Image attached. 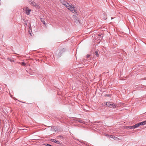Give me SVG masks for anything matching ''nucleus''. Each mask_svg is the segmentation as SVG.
I'll return each mask as SVG.
<instances>
[{"label": "nucleus", "mask_w": 146, "mask_h": 146, "mask_svg": "<svg viewBox=\"0 0 146 146\" xmlns=\"http://www.w3.org/2000/svg\"><path fill=\"white\" fill-rule=\"evenodd\" d=\"M128 127L130 129H134L135 128H134V125L132 126H130Z\"/></svg>", "instance_id": "a211bd4d"}, {"label": "nucleus", "mask_w": 146, "mask_h": 146, "mask_svg": "<svg viewBox=\"0 0 146 146\" xmlns=\"http://www.w3.org/2000/svg\"><path fill=\"white\" fill-rule=\"evenodd\" d=\"M140 125V123L136 124L135 125H134V128H137L139 127Z\"/></svg>", "instance_id": "ddd939ff"}, {"label": "nucleus", "mask_w": 146, "mask_h": 146, "mask_svg": "<svg viewBox=\"0 0 146 146\" xmlns=\"http://www.w3.org/2000/svg\"><path fill=\"white\" fill-rule=\"evenodd\" d=\"M29 2L30 4H31L32 6L35 7L36 8L38 9L40 8V7L38 4L33 1L31 0L30 1H29Z\"/></svg>", "instance_id": "7ed1b4c3"}, {"label": "nucleus", "mask_w": 146, "mask_h": 146, "mask_svg": "<svg viewBox=\"0 0 146 146\" xmlns=\"http://www.w3.org/2000/svg\"><path fill=\"white\" fill-rule=\"evenodd\" d=\"M97 35H98V36H101L102 35V34H98Z\"/></svg>", "instance_id": "a878e982"}, {"label": "nucleus", "mask_w": 146, "mask_h": 146, "mask_svg": "<svg viewBox=\"0 0 146 146\" xmlns=\"http://www.w3.org/2000/svg\"><path fill=\"white\" fill-rule=\"evenodd\" d=\"M28 27H29V28H31V23H29L28 24Z\"/></svg>", "instance_id": "aec40b11"}, {"label": "nucleus", "mask_w": 146, "mask_h": 146, "mask_svg": "<svg viewBox=\"0 0 146 146\" xmlns=\"http://www.w3.org/2000/svg\"><path fill=\"white\" fill-rule=\"evenodd\" d=\"M76 120L80 123H84V121L81 118H76Z\"/></svg>", "instance_id": "0eeeda50"}, {"label": "nucleus", "mask_w": 146, "mask_h": 146, "mask_svg": "<svg viewBox=\"0 0 146 146\" xmlns=\"http://www.w3.org/2000/svg\"><path fill=\"white\" fill-rule=\"evenodd\" d=\"M111 95L110 94H105V95H104V96L106 97V96H107V97H111Z\"/></svg>", "instance_id": "f3484780"}, {"label": "nucleus", "mask_w": 146, "mask_h": 146, "mask_svg": "<svg viewBox=\"0 0 146 146\" xmlns=\"http://www.w3.org/2000/svg\"><path fill=\"white\" fill-rule=\"evenodd\" d=\"M22 64L23 65L25 66V63L24 62H22Z\"/></svg>", "instance_id": "b1692460"}, {"label": "nucleus", "mask_w": 146, "mask_h": 146, "mask_svg": "<svg viewBox=\"0 0 146 146\" xmlns=\"http://www.w3.org/2000/svg\"><path fill=\"white\" fill-rule=\"evenodd\" d=\"M73 6H70V8L68 9L71 11L72 12L76 14L77 13L76 9Z\"/></svg>", "instance_id": "20e7f679"}, {"label": "nucleus", "mask_w": 146, "mask_h": 146, "mask_svg": "<svg viewBox=\"0 0 146 146\" xmlns=\"http://www.w3.org/2000/svg\"><path fill=\"white\" fill-rule=\"evenodd\" d=\"M64 6L68 9L70 8H69L71 5H70L67 2Z\"/></svg>", "instance_id": "9b49d317"}, {"label": "nucleus", "mask_w": 146, "mask_h": 146, "mask_svg": "<svg viewBox=\"0 0 146 146\" xmlns=\"http://www.w3.org/2000/svg\"><path fill=\"white\" fill-rule=\"evenodd\" d=\"M17 101H19V102H22L23 103H25V102H21L19 100H17Z\"/></svg>", "instance_id": "393cba45"}, {"label": "nucleus", "mask_w": 146, "mask_h": 146, "mask_svg": "<svg viewBox=\"0 0 146 146\" xmlns=\"http://www.w3.org/2000/svg\"><path fill=\"white\" fill-rule=\"evenodd\" d=\"M25 25H27V23L26 22L25 23Z\"/></svg>", "instance_id": "bb28decb"}, {"label": "nucleus", "mask_w": 146, "mask_h": 146, "mask_svg": "<svg viewBox=\"0 0 146 146\" xmlns=\"http://www.w3.org/2000/svg\"><path fill=\"white\" fill-rule=\"evenodd\" d=\"M58 137H59L60 138L62 139L63 138V137L62 135H59L58 136Z\"/></svg>", "instance_id": "4be33fe9"}, {"label": "nucleus", "mask_w": 146, "mask_h": 146, "mask_svg": "<svg viewBox=\"0 0 146 146\" xmlns=\"http://www.w3.org/2000/svg\"><path fill=\"white\" fill-rule=\"evenodd\" d=\"M34 104H33V103H30L29 106H30V107L33 106L34 105Z\"/></svg>", "instance_id": "6ab92c4d"}, {"label": "nucleus", "mask_w": 146, "mask_h": 146, "mask_svg": "<svg viewBox=\"0 0 146 146\" xmlns=\"http://www.w3.org/2000/svg\"><path fill=\"white\" fill-rule=\"evenodd\" d=\"M66 49L65 48H63L61 49L59 52L58 53L57 55L58 58L60 57L62 55V54L66 52Z\"/></svg>", "instance_id": "f03ea898"}, {"label": "nucleus", "mask_w": 146, "mask_h": 146, "mask_svg": "<svg viewBox=\"0 0 146 146\" xmlns=\"http://www.w3.org/2000/svg\"><path fill=\"white\" fill-rule=\"evenodd\" d=\"M90 54H88L86 56V58H88L90 57Z\"/></svg>", "instance_id": "412c9836"}, {"label": "nucleus", "mask_w": 146, "mask_h": 146, "mask_svg": "<svg viewBox=\"0 0 146 146\" xmlns=\"http://www.w3.org/2000/svg\"><path fill=\"white\" fill-rule=\"evenodd\" d=\"M140 125H143L146 124V120L140 123Z\"/></svg>", "instance_id": "4468645a"}, {"label": "nucleus", "mask_w": 146, "mask_h": 146, "mask_svg": "<svg viewBox=\"0 0 146 146\" xmlns=\"http://www.w3.org/2000/svg\"><path fill=\"white\" fill-rule=\"evenodd\" d=\"M21 21H22V22L23 23L24 22H26V21L25 20V19H23V20H22V19H21Z\"/></svg>", "instance_id": "5701e85b"}, {"label": "nucleus", "mask_w": 146, "mask_h": 146, "mask_svg": "<svg viewBox=\"0 0 146 146\" xmlns=\"http://www.w3.org/2000/svg\"><path fill=\"white\" fill-rule=\"evenodd\" d=\"M108 137H111L113 139L115 138V137L114 136H112V135H108Z\"/></svg>", "instance_id": "dca6fc26"}, {"label": "nucleus", "mask_w": 146, "mask_h": 146, "mask_svg": "<svg viewBox=\"0 0 146 146\" xmlns=\"http://www.w3.org/2000/svg\"><path fill=\"white\" fill-rule=\"evenodd\" d=\"M50 141L52 142L55 143L57 144H59L60 143L58 141L54 139H51L50 140Z\"/></svg>", "instance_id": "6e6552de"}, {"label": "nucleus", "mask_w": 146, "mask_h": 146, "mask_svg": "<svg viewBox=\"0 0 146 146\" xmlns=\"http://www.w3.org/2000/svg\"><path fill=\"white\" fill-rule=\"evenodd\" d=\"M106 105L108 107L110 108H117V105L113 103V102H108L106 103Z\"/></svg>", "instance_id": "f257e3e1"}, {"label": "nucleus", "mask_w": 146, "mask_h": 146, "mask_svg": "<svg viewBox=\"0 0 146 146\" xmlns=\"http://www.w3.org/2000/svg\"><path fill=\"white\" fill-rule=\"evenodd\" d=\"M73 17L75 22L76 23H78L79 22V20L78 19V18L76 15H73Z\"/></svg>", "instance_id": "39448f33"}, {"label": "nucleus", "mask_w": 146, "mask_h": 146, "mask_svg": "<svg viewBox=\"0 0 146 146\" xmlns=\"http://www.w3.org/2000/svg\"><path fill=\"white\" fill-rule=\"evenodd\" d=\"M99 51H95L94 53L95 56L94 57H98L99 56Z\"/></svg>", "instance_id": "1a4fd4ad"}, {"label": "nucleus", "mask_w": 146, "mask_h": 146, "mask_svg": "<svg viewBox=\"0 0 146 146\" xmlns=\"http://www.w3.org/2000/svg\"><path fill=\"white\" fill-rule=\"evenodd\" d=\"M26 13L27 15H29L30 14V13L31 11V9H29L28 7H26V9L25 10Z\"/></svg>", "instance_id": "423d86ee"}, {"label": "nucleus", "mask_w": 146, "mask_h": 146, "mask_svg": "<svg viewBox=\"0 0 146 146\" xmlns=\"http://www.w3.org/2000/svg\"><path fill=\"white\" fill-rule=\"evenodd\" d=\"M62 4L64 5H65L67 3V2L65 1H64V0H62Z\"/></svg>", "instance_id": "2eb2a0df"}, {"label": "nucleus", "mask_w": 146, "mask_h": 146, "mask_svg": "<svg viewBox=\"0 0 146 146\" xmlns=\"http://www.w3.org/2000/svg\"><path fill=\"white\" fill-rule=\"evenodd\" d=\"M28 32L29 34L31 35V36H32L31 33L32 32V29L31 28H29Z\"/></svg>", "instance_id": "f8f14e48"}, {"label": "nucleus", "mask_w": 146, "mask_h": 146, "mask_svg": "<svg viewBox=\"0 0 146 146\" xmlns=\"http://www.w3.org/2000/svg\"><path fill=\"white\" fill-rule=\"evenodd\" d=\"M40 20L43 23L44 25L46 26L47 25V24L45 23V21L43 18L41 17H40Z\"/></svg>", "instance_id": "9d476101"}]
</instances>
